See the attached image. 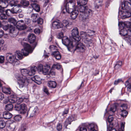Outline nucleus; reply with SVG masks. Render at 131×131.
Segmentation results:
<instances>
[{"mask_svg":"<svg viewBox=\"0 0 131 131\" xmlns=\"http://www.w3.org/2000/svg\"><path fill=\"white\" fill-rule=\"evenodd\" d=\"M18 81V84L20 88L26 86V80L27 77L23 75H17L15 77Z\"/></svg>","mask_w":131,"mask_h":131,"instance_id":"nucleus-6","label":"nucleus"},{"mask_svg":"<svg viewBox=\"0 0 131 131\" xmlns=\"http://www.w3.org/2000/svg\"><path fill=\"white\" fill-rule=\"evenodd\" d=\"M123 11H120L119 12V15H121L122 14L121 16L122 18L124 19L126 18H128L131 16V11L129 10H128L127 9H123Z\"/></svg>","mask_w":131,"mask_h":131,"instance_id":"nucleus-9","label":"nucleus"},{"mask_svg":"<svg viewBox=\"0 0 131 131\" xmlns=\"http://www.w3.org/2000/svg\"><path fill=\"white\" fill-rule=\"evenodd\" d=\"M124 125L123 123H122L121 128L118 130V131H124Z\"/></svg>","mask_w":131,"mask_h":131,"instance_id":"nucleus-58","label":"nucleus"},{"mask_svg":"<svg viewBox=\"0 0 131 131\" xmlns=\"http://www.w3.org/2000/svg\"><path fill=\"white\" fill-rule=\"evenodd\" d=\"M30 5L32 7H29V8L31 9V12L33 9L37 12H38L40 11V7L39 5L35 3H31Z\"/></svg>","mask_w":131,"mask_h":131,"instance_id":"nucleus-13","label":"nucleus"},{"mask_svg":"<svg viewBox=\"0 0 131 131\" xmlns=\"http://www.w3.org/2000/svg\"><path fill=\"white\" fill-rule=\"evenodd\" d=\"M88 0H77L78 5H85L87 2Z\"/></svg>","mask_w":131,"mask_h":131,"instance_id":"nucleus-29","label":"nucleus"},{"mask_svg":"<svg viewBox=\"0 0 131 131\" xmlns=\"http://www.w3.org/2000/svg\"><path fill=\"white\" fill-rule=\"evenodd\" d=\"M116 109V107L114 105L111 107L110 111H109L108 112L105 113L104 114V116L105 117L107 116V115H106L107 114V115L108 114L110 115L108 116L107 119V120L109 123V125H108L109 126H108V125H107V127H110L111 126V125H112V127H113V124L111 123L113 120V118L112 116V115L114 113ZM107 125L108 124L107 123Z\"/></svg>","mask_w":131,"mask_h":131,"instance_id":"nucleus-5","label":"nucleus"},{"mask_svg":"<svg viewBox=\"0 0 131 131\" xmlns=\"http://www.w3.org/2000/svg\"><path fill=\"white\" fill-rule=\"evenodd\" d=\"M2 92L6 94H10L11 92V90L9 88L4 87L2 88Z\"/></svg>","mask_w":131,"mask_h":131,"instance_id":"nucleus-32","label":"nucleus"},{"mask_svg":"<svg viewBox=\"0 0 131 131\" xmlns=\"http://www.w3.org/2000/svg\"><path fill=\"white\" fill-rule=\"evenodd\" d=\"M20 108V113L23 114H25L27 110V107L26 105L24 104H21Z\"/></svg>","mask_w":131,"mask_h":131,"instance_id":"nucleus-24","label":"nucleus"},{"mask_svg":"<svg viewBox=\"0 0 131 131\" xmlns=\"http://www.w3.org/2000/svg\"><path fill=\"white\" fill-rule=\"evenodd\" d=\"M125 85L127 88L128 91L131 92V83H129L128 80L126 81Z\"/></svg>","mask_w":131,"mask_h":131,"instance_id":"nucleus-34","label":"nucleus"},{"mask_svg":"<svg viewBox=\"0 0 131 131\" xmlns=\"http://www.w3.org/2000/svg\"><path fill=\"white\" fill-rule=\"evenodd\" d=\"M121 116L123 117V118H125L127 116L128 114L127 112L126 111V110H124L123 111H121Z\"/></svg>","mask_w":131,"mask_h":131,"instance_id":"nucleus-45","label":"nucleus"},{"mask_svg":"<svg viewBox=\"0 0 131 131\" xmlns=\"http://www.w3.org/2000/svg\"><path fill=\"white\" fill-rule=\"evenodd\" d=\"M94 32L91 30H88L87 32L81 31L80 35L82 38V40L85 43L87 44L88 47L91 46L92 45L93 41L89 38L91 37L94 34Z\"/></svg>","mask_w":131,"mask_h":131,"instance_id":"nucleus-3","label":"nucleus"},{"mask_svg":"<svg viewBox=\"0 0 131 131\" xmlns=\"http://www.w3.org/2000/svg\"><path fill=\"white\" fill-rule=\"evenodd\" d=\"M31 80L38 84H40L41 83V79L38 76H34L31 78Z\"/></svg>","mask_w":131,"mask_h":131,"instance_id":"nucleus-23","label":"nucleus"},{"mask_svg":"<svg viewBox=\"0 0 131 131\" xmlns=\"http://www.w3.org/2000/svg\"><path fill=\"white\" fill-rule=\"evenodd\" d=\"M61 67V66L58 63H55L54 64L52 67V69H57L59 70L60 69Z\"/></svg>","mask_w":131,"mask_h":131,"instance_id":"nucleus-38","label":"nucleus"},{"mask_svg":"<svg viewBox=\"0 0 131 131\" xmlns=\"http://www.w3.org/2000/svg\"><path fill=\"white\" fill-rule=\"evenodd\" d=\"M69 117L71 119L72 121H75L77 119L76 116L74 114L72 115Z\"/></svg>","mask_w":131,"mask_h":131,"instance_id":"nucleus-56","label":"nucleus"},{"mask_svg":"<svg viewBox=\"0 0 131 131\" xmlns=\"http://www.w3.org/2000/svg\"><path fill=\"white\" fill-rule=\"evenodd\" d=\"M48 86L50 88H54L57 86V84L55 81H50L48 82Z\"/></svg>","mask_w":131,"mask_h":131,"instance_id":"nucleus-25","label":"nucleus"},{"mask_svg":"<svg viewBox=\"0 0 131 131\" xmlns=\"http://www.w3.org/2000/svg\"><path fill=\"white\" fill-rule=\"evenodd\" d=\"M57 129L58 131H60L62 130V125L61 123H58L57 126Z\"/></svg>","mask_w":131,"mask_h":131,"instance_id":"nucleus-52","label":"nucleus"},{"mask_svg":"<svg viewBox=\"0 0 131 131\" xmlns=\"http://www.w3.org/2000/svg\"><path fill=\"white\" fill-rule=\"evenodd\" d=\"M25 23L27 24H30L31 21L30 19L29 18H26L25 19Z\"/></svg>","mask_w":131,"mask_h":131,"instance_id":"nucleus-64","label":"nucleus"},{"mask_svg":"<svg viewBox=\"0 0 131 131\" xmlns=\"http://www.w3.org/2000/svg\"><path fill=\"white\" fill-rule=\"evenodd\" d=\"M89 131H97L98 127L95 123H91L89 125L88 127Z\"/></svg>","mask_w":131,"mask_h":131,"instance_id":"nucleus-16","label":"nucleus"},{"mask_svg":"<svg viewBox=\"0 0 131 131\" xmlns=\"http://www.w3.org/2000/svg\"><path fill=\"white\" fill-rule=\"evenodd\" d=\"M84 5H78V10L79 11L80 19L84 22L87 23L89 20V16L92 13V10Z\"/></svg>","mask_w":131,"mask_h":131,"instance_id":"nucleus-2","label":"nucleus"},{"mask_svg":"<svg viewBox=\"0 0 131 131\" xmlns=\"http://www.w3.org/2000/svg\"><path fill=\"white\" fill-rule=\"evenodd\" d=\"M127 32H128V35L129 36H131V27L127 28Z\"/></svg>","mask_w":131,"mask_h":131,"instance_id":"nucleus-63","label":"nucleus"},{"mask_svg":"<svg viewBox=\"0 0 131 131\" xmlns=\"http://www.w3.org/2000/svg\"><path fill=\"white\" fill-rule=\"evenodd\" d=\"M55 72H54L52 69H51L49 72L48 73V74L50 76H53L55 75Z\"/></svg>","mask_w":131,"mask_h":131,"instance_id":"nucleus-59","label":"nucleus"},{"mask_svg":"<svg viewBox=\"0 0 131 131\" xmlns=\"http://www.w3.org/2000/svg\"><path fill=\"white\" fill-rule=\"evenodd\" d=\"M9 29V32L10 33L13 34L14 36L16 35L18 33L17 31V29L14 27L13 26L10 25Z\"/></svg>","mask_w":131,"mask_h":131,"instance_id":"nucleus-19","label":"nucleus"},{"mask_svg":"<svg viewBox=\"0 0 131 131\" xmlns=\"http://www.w3.org/2000/svg\"><path fill=\"white\" fill-rule=\"evenodd\" d=\"M9 102L12 103H14L16 102V99L14 98L10 99L8 100Z\"/></svg>","mask_w":131,"mask_h":131,"instance_id":"nucleus-61","label":"nucleus"},{"mask_svg":"<svg viewBox=\"0 0 131 131\" xmlns=\"http://www.w3.org/2000/svg\"><path fill=\"white\" fill-rule=\"evenodd\" d=\"M21 43L24 48L22 49L21 51V52L23 53L24 56H27L29 53L32 52V50L31 48L28 44L24 42H22Z\"/></svg>","mask_w":131,"mask_h":131,"instance_id":"nucleus-8","label":"nucleus"},{"mask_svg":"<svg viewBox=\"0 0 131 131\" xmlns=\"http://www.w3.org/2000/svg\"><path fill=\"white\" fill-rule=\"evenodd\" d=\"M18 3L17 0H13L10 2V5L12 6H17V4Z\"/></svg>","mask_w":131,"mask_h":131,"instance_id":"nucleus-43","label":"nucleus"},{"mask_svg":"<svg viewBox=\"0 0 131 131\" xmlns=\"http://www.w3.org/2000/svg\"><path fill=\"white\" fill-rule=\"evenodd\" d=\"M8 11L11 12L13 14H16L21 12L22 11V10L18 7H13L11 10L8 9L6 11V13L7 14V15H8L7 13Z\"/></svg>","mask_w":131,"mask_h":131,"instance_id":"nucleus-12","label":"nucleus"},{"mask_svg":"<svg viewBox=\"0 0 131 131\" xmlns=\"http://www.w3.org/2000/svg\"><path fill=\"white\" fill-rule=\"evenodd\" d=\"M118 26H119L121 27V28H123V27H127V28L130 27L131 26V23L129 21H126L125 22H119L118 24Z\"/></svg>","mask_w":131,"mask_h":131,"instance_id":"nucleus-15","label":"nucleus"},{"mask_svg":"<svg viewBox=\"0 0 131 131\" xmlns=\"http://www.w3.org/2000/svg\"><path fill=\"white\" fill-rule=\"evenodd\" d=\"M52 27L54 29H58L62 28L61 23L59 20H57L53 21L52 24Z\"/></svg>","mask_w":131,"mask_h":131,"instance_id":"nucleus-14","label":"nucleus"},{"mask_svg":"<svg viewBox=\"0 0 131 131\" xmlns=\"http://www.w3.org/2000/svg\"><path fill=\"white\" fill-rule=\"evenodd\" d=\"M21 107V104H16L15 106V108L16 110L19 111L20 110Z\"/></svg>","mask_w":131,"mask_h":131,"instance_id":"nucleus-54","label":"nucleus"},{"mask_svg":"<svg viewBox=\"0 0 131 131\" xmlns=\"http://www.w3.org/2000/svg\"><path fill=\"white\" fill-rule=\"evenodd\" d=\"M5 60L4 56H0V63H1L4 62Z\"/></svg>","mask_w":131,"mask_h":131,"instance_id":"nucleus-62","label":"nucleus"},{"mask_svg":"<svg viewBox=\"0 0 131 131\" xmlns=\"http://www.w3.org/2000/svg\"><path fill=\"white\" fill-rule=\"evenodd\" d=\"M6 58L8 62L14 65L17 61L14 55L12 53H7L6 55Z\"/></svg>","mask_w":131,"mask_h":131,"instance_id":"nucleus-10","label":"nucleus"},{"mask_svg":"<svg viewBox=\"0 0 131 131\" xmlns=\"http://www.w3.org/2000/svg\"><path fill=\"white\" fill-rule=\"evenodd\" d=\"M38 15L37 14H32L31 15V18L33 22H36L38 19Z\"/></svg>","mask_w":131,"mask_h":131,"instance_id":"nucleus-30","label":"nucleus"},{"mask_svg":"<svg viewBox=\"0 0 131 131\" xmlns=\"http://www.w3.org/2000/svg\"><path fill=\"white\" fill-rule=\"evenodd\" d=\"M26 26L25 24H23L17 28V29L19 30H22L26 29Z\"/></svg>","mask_w":131,"mask_h":131,"instance_id":"nucleus-51","label":"nucleus"},{"mask_svg":"<svg viewBox=\"0 0 131 131\" xmlns=\"http://www.w3.org/2000/svg\"><path fill=\"white\" fill-rule=\"evenodd\" d=\"M21 4L24 7H27L29 5L28 1H22L21 2Z\"/></svg>","mask_w":131,"mask_h":131,"instance_id":"nucleus-41","label":"nucleus"},{"mask_svg":"<svg viewBox=\"0 0 131 131\" xmlns=\"http://www.w3.org/2000/svg\"><path fill=\"white\" fill-rule=\"evenodd\" d=\"M14 118L15 121H18L21 119V117L20 115H17L14 117Z\"/></svg>","mask_w":131,"mask_h":131,"instance_id":"nucleus-50","label":"nucleus"},{"mask_svg":"<svg viewBox=\"0 0 131 131\" xmlns=\"http://www.w3.org/2000/svg\"><path fill=\"white\" fill-rule=\"evenodd\" d=\"M4 118L6 119H8L10 118L12 116V115L9 112H5L3 113V114Z\"/></svg>","mask_w":131,"mask_h":131,"instance_id":"nucleus-26","label":"nucleus"},{"mask_svg":"<svg viewBox=\"0 0 131 131\" xmlns=\"http://www.w3.org/2000/svg\"><path fill=\"white\" fill-rule=\"evenodd\" d=\"M119 29V34L122 36H125L128 35L127 29L123 27V28H121L120 26H118Z\"/></svg>","mask_w":131,"mask_h":131,"instance_id":"nucleus-17","label":"nucleus"},{"mask_svg":"<svg viewBox=\"0 0 131 131\" xmlns=\"http://www.w3.org/2000/svg\"><path fill=\"white\" fill-rule=\"evenodd\" d=\"M38 24H41L43 23V20L42 19L40 18H39L37 20V21Z\"/></svg>","mask_w":131,"mask_h":131,"instance_id":"nucleus-60","label":"nucleus"},{"mask_svg":"<svg viewBox=\"0 0 131 131\" xmlns=\"http://www.w3.org/2000/svg\"><path fill=\"white\" fill-rule=\"evenodd\" d=\"M43 68L44 67H43L42 65L41 64H40L38 66L37 69L40 72H42Z\"/></svg>","mask_w":131,"mask_h":131,"instance_id":"nucleus-55","label":"nucleus"},{"mask_svg":"<svg viewBox=\"0 0 131 131\" xmlns=\"http://www.w3.org/2000/svg\"><path fill=\"white\" fill-rule=\"evenodd\" d=\"M127 108V106L126 104H123L121 106L120 110L121 111L126 110Z\"/></svg>","mask_w":131,"mask_h":131,"instance_id":"nucleus-48","label":"nucleus"},{"mask_svg":"<svg viewBox=\"0 0 131 131\" xmlns=\"http://www.w3.org/2000/svg\"><path fill=\"white\" fill-rule=\"evenodd\" d=\"M51 55L54 56V57L57 60H59L61 58V56L60 53L58 51L53 52L51 54Z\"/></svg>","mask_w":131,"mask_h":131,"instance_id":"nucleus-22","label":"nucleus"},{"mask_svg":"<svg viewBox=\"0 0 131 131\" xmlns=\"http://www.w3.org/2000/svg\"><path fill=\"white\" fill-rule=\"evenodd\" d=\"M7 18V16L4 14L0 13V19L1 20L6 19Z\"/></svg>","mask_w":131,"mask_h":131,"instance_id":"nucleus-49","label":"nucleus"},{"mask_svg":"<svg viewBox=\"0 0 131 131\" xmlns=\"http://www.w3.org/2000/svg\"><path fill=\"white\" fill-rule=\"evenodd\" d=\"M15 126L14 124H10L7 127V129L8 131H13L15 129Z\"/></svg>","mask_w":131,"mask_h":131,"instance_id":"nucleus-35","label":"nucleus"},{"mask_svg":"<svg viewBox=\"0 0 131 131\" xmlns=\"http://www.w3.org/2000/svg\"><path fill=\"white\" fill-rule=\"evenodd\" d=\"M71 35L73 37L72 39L77 44L74 50H76L77 52H84L85 50V47L82 43L79 42L77 44V42H79L81 39V37L79 36V32L77 28H75L72 30Z\"/></svg>","mask_w":131,"mask_h":131,"instance_id":"nucleus-1","label":"nucleus"},{"mask_svg":"<svg viewBox=\"0 0 131 131\" xmlns=\"http://www.w3.org/2000/svg\"><path fill=\"white\" fill-rule=\"evenodd\" d=\"M37 110V108L36 107L34 108H33L32 109L30 110L27 112L26 114V116H28V114H29L30 117H33L35 115V114Z\"/></svg>","mask_w":131,"mask_h":131,"instance_id":"nucleus-18","label":"nucleus"},{"mask_svg":"<svg viewBox=\"0 0 131 131\" xmlns=\"http://www.w3.org/2000/svg\"><path fill=\"white\" fill-rule=\"evenodd\" d=\"M49 69L50 67L48 66H45L42 71V73L44 75L47 74Z\"/></svg>","mask_w":131,"mask_h":131,"instance_id":"nucleus-33","label":"nucleus"},{"mask_svg":"<svg viewBox=\"0 0 131 131\" xmlns=\"http://www.w3.org/2000/svg\"><path fill=\"white\" fill-rule=\"evenodd\" d=\"M76 131H87L86 128L83 127L79 126Z\"/></svg>","mask_w":131,"mask_h":131,"instance_id":"nucleus-53","label":"nucleus"},{"mask_svg":"<svg viewBox=\"0 0 131 131\" xmlns=\"http://www.w3.org/2000/svg\"><path fill=\"white\" fill-rule=\"evenodd\" d=\"M72 122V121L69 117L67 119L64 123V126L66 128H67V126L69 124H71Z\"/></svg>","mask_w":131,"mask_h":131,"instance_id":"nucleus-36","label":"nucleus"},{"mask_svg":"<svg viewBox=\"0 0 131 131\" xmlns=\"http://www.w3.org/2000/svg\"><path fill=\"white\" fill-rule=\"evenodd\" d=\"M107 129L109 131H116V129L112 127V125H111L110 127H107Z\"/></svg>","mask_w":131,"mask_h":131,"instance_id":"nucleus-57","label":"nucleus"},{"mask_svg":"<svg viewBox=\"0 0 131 131\" xmlns=\"http://www.w3.org/2000/svg\"><path fill=\"white\" fill-rule=\"evenodd\" d=\"M62 12L63 14L65 13L66 12L69 13L71 12V17L73 19H74L77 18L79 13V11L78 10L75 9L72 11L71 9L69 7L67 6L65 7V8L62 10Z\"/></svg>","mask_w":131,"mask_h":131,"instance_id":"nucleus-7","label":"nucleus"},{"mask_svg":"<svg viewBox=\"0 0 131 131\" xmlns=\"http://www.w3.org/2000/svg\"><path fill=\"white\" fill-rule=\"evenodd\" d=\"M125 40L130 45L131 44V36H129L126 37L125 38Z\"/></svg>","mask_w":131,"mask_h":131,"instance_id":"nucleus-46","label":"nucleus"},{"mask_svg":"<svg viewBox=\"0 0 131 131\" xmlns=\"http://www.w3.org/2000/svg\"><path fill=\"white\" fill-rule=\"evenodd\" d=\"M122 8L123 9H127L131 12V0L130 2L125 1L122 4Z\"/></svg>","mask_w":131,"mask_h":131,"instance_id":"nucleus-11","label":"nucleus"},{"mask_svg":"<svg viewBox=\"0 0 131 131\" xmlns=\"http://www.w3.org/2000/svg\"><path fill=\"white\" fill-rule=\"evenodd\" d=\"M25 100L28 101V99H26L24 97L22 96L21 97H17L16 99V102L17 104H20L23 101H25Z\"/></svg>","mask_w":131,"mask_h":131,"instance_id":"nucleus-28","label":"nucleus"},{"mask_svg":"<svg viewBox=\"0 0 131 131\" xmlns=\"http://www.w3.org/2000/svg\"><path fill=\"white\" fill-rule=\"evenodd\" d=\"M5 125V122L3 120H0V131H2V129L4 127Z\"/></svg>","mask_w":131,"mask_h":131,"instance_id":"nucleus-40","label":"nucleus"},{"mask_svg":"<svg viewBox=\"0 0 131 131\" xmlns=\"http://www.w3.org/2000/svg\"><path fill=\"white\" fill-rule=\"evenodd\" d=\"M67 3L66 4V6L69 4V3L70 4H71L72 5V6H73L74 5V3L75 1L74 0H66Z\"/></svg>","mask_w":131,"mask_h":131,"instance_id":"nucleus-44","label":"nucleus"},{"mask_svg":"<svg viewBox=\"0 0 131 131\" xmlns=\"http://www.w3.org/2000/svg\"><path fill=\"white\" fill-rule=\"evenodd\" d=\"M37 69L36 67L34 66L31 68L30 71H29V75H34Z\"/></svg>","mask_w":131,"mask_h":131,"instance_id":"nucleus-27","label":"nucleus"},{"mask_svg":"<svg viewBox=\"0 0 131 131\" xmlns=\"http://www.w3.org/2000/svg\"><path fill=\"white\" fill-rule=\"evenodd\" d=\"M27 38L29 41L30 43L34 42L36 39L35 36L32 34H29L27 37Z\"/></svg>","mask_w":131,"mask_h":131,"instance_id":"nucleus-20","label":"nucleus"},{"mask_svg":"<svg viewBox=\"0 0 131 131\" xmlns=\"http://www.w3.org/2000/svg\"><path fill=\"white\" fill-rule=\"evenodd\" d=\"M13 107V105L11 104H7L5 106L6 110L7 111H11Z\"/></svg>","mask_w":131,"mask_h":131,"instance_id":"nucleus-37","label":"nucleus"},{"mask_svg":"<svg viewBox=\"0 0 131 131\" xmlns=\"http://www.w3.org/2000/svg\"><path fill=\"white\" fill-rule=\"evenodd\" d=\"M29 71L27 69H23L21 70V74L20 75H25L27 77V76L29 75ZM18 75H19L18 74Z\"/></svg>","mask_w":131,"mask_h":131,"instance_id":"nucleus-31","label":"nucleus"},{"mask_svg":"<svg viewBox=\"0 0 131 131\" xmlns=\"http://www.w3.org/2000/svg\"><path fill=\"white\" fill-rule=\"evenodd\" d=\"M62 43L67 47L69 51H72V49L73 47V45L74 43H76L72 39V41H71L68 39L67 37L65 36L62 38Z\"/></svg>","mask_w":131,"mask_h":131,"instance_id":"nucleus-4","label":"nucleus"},{"mask_svg":"<svg viewBox=\"0 0 131 131\" xmlns=\"http://www.w3.org/2000/svg\"><path fill=\"white\" fill-rule=\"evenodd\" d=\"M15 58L17 61L22 59L23 58V55L20 51H17L15 52Z\"/></svg>","mask_w":131,"mask_h":131,"instance_id":"nucleus-21","label":"nucleus"},{"mask_svg":"<svg viewBox=\"0 0 131 131\" xmlns=\"http://www.w3.org/2000/svg\"><path fill=\"white\" fill-rule=\"evenodd\" d=\"M24 24V21L23 20L18 21L16 24L17 28Z\"/></svg>","mask_w":131,"mask_h":131,"instance_id":"nucleus-47","label":"nucleus"},{"mask_svg":"<svg viewBox=\"0 0 131 131\" xmlns=\"http://www.w3.org/2000/svg\"><path fill=\"white\" fill-rule=\"evenodd\" d=\"M122 65V62L121 61H119L117 63V64L115 66V68L116 69H118L121 68Z\"/></svg>","mask_w":131,"mask_h":131,"instance_id":"nucleus-39","label":"nucleus"},{"mask_svg":"<svg viewBox=\"0 0 131 131\" xmlns=\"http://www.w3.org/2000/svg\"><path fill=\"white\" fill-rule=\"evenodd\" d=\"M69 23L66 20H63L62 23H61V25H62V27H64L67 28L69 26Z\"/></svg>","mask_w":131,"mask_h":131,"instance_id":"nucleus-42","label":"nucleus"}]
</instances>
